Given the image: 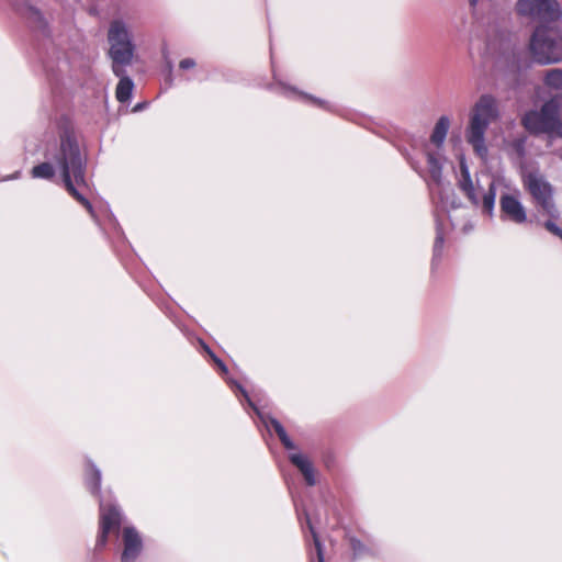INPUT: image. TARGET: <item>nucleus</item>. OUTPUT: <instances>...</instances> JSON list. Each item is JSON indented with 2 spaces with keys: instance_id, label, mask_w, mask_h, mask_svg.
Masks as SVG:
<instances>
[{
  "instance_id": "obj_1",
  "label": "nucleus",
  "mask_w": 562,
  "mask_h": 562,
  "mask_svg": "<svg viewBox=\"0 0 562 562\" xmlns=\"http://www.w3.org/2000/svg\"><path fill=\"white\" fill-rule=\"evenodd\" d=\"M47 160L33 167V178L52 179L55 167L60 171L67 191L93 216L91 203L79 192L78 188L86 187L85 158L76 138L65 133L54 151L46 154Z\"/></svg>"
},
{
  "instance_id": "obj_2",
  "label": "nucleus",
  "mask_w": 562,
  "mask_h": 562,
  "mask_svg": "<svg viewBox=\"0 0 562 562\" xmlns=\"http://www.w3.org/2000/svg\"><path fill=\"white\" fill-rule=\"evenodd\" d=\"M501 111L497 100L491 94H482L470 108L464 130L465 142L474 155L482 160L488 157L486 132L490 125L499 120Z\"/></svg>"
},
{
  "instance_id": "obj_3",
  "label": "nucleus",
  "mask_w": 562,
  "mask_h": 562,
  "mask_svg": "<svg viewBox=\"0 0 562 562\" xmlns=\"http://www.w3.org/2000/svg\"><path fill=\"white\" fill-rule=\"evenodd\" d=\"M108 56L114 75L126 72V67L138 60L137 46L130 24L123 19H113L106 32Z\"/></svg>"
},
{
  "instance_id": "obj_4",
  "label": "nucleus",
  "mask_w": 562,
  "mask_h": 562,
  "mask_svg": "<svg viewBox=\"0 0 562 562\" xmlns=\"http://www.w3.org/2000/svg\"><path fill=\"white\" fill-rule=\"evenodd\" d=\"M562 97L554 94L539 110H530L522 117V124L530 133L548 134L562 138Z\"/></svg>"
},
{
  "instance_id": "obj_5",
  "label": "nucleus",
  "mask_w": 562,
  "mask_h": 562,
  "mask_svg": "<svg viewBox=\"0 0 562 562\" xmlns=\"http://www.w3.org/2000/svg\"><path fill=\"white\" fill-rule=\"evenodd\" d=\"M530 49L540 64H552L562 60V36L546 27H538L531 40Z\"/></svg>"
},
{
  "instance_id": "obj_6",
  "label": "nucleus",
  "mask_w": 562,
  "mask_h": 562,
  "mask_svg": "<svg viewBox=\"0 0 562 562\" xmlns=\"http://www.w3.org/2000/svg\"><path fill=\"white\" fill-rule=\"evenodd\" d=\"M266 425L268 428L276 431L284 448L290 451L289 460L301 472L305 483L310 486H314L317 482L316 471L308 457L296 451L295 443L291 440L283 426L277 419L269 418V420L266 422Z\"/></svg>"
},
{
  "instance_id": "obj_7",
  "label": "nucleus",
  "mask_w": 562,
  "mask_h": 562,
  "mask_svg": "<svg viewBox=\"0 0 562 562\" xmlns=\"http://www.w3.org/2000/svg\"><path fill=\"white\" fill-rule=\"evenodd\" d=\"M522 181L542 213L551 218H558L560 214L553 201V189L544 177L538 172H528Z\"/></svg>"
},
{
  "instance_id": "obj_8",
  "label": "nucleus",
  "mask_w": 562,
  "mask_h": 562,
  "mask_svg": "<svg viewBox=\"0 0 562 562\" xmlns=\"http://www.w3.org/2000/svg\"><path fill=\"white\" fill-rule=\"evenodd\" d=\"M515 11L531 21H555L561 16L558 0H517Z\"/></svg>"
},
{
  "instance_id": "obj_9",
  "label": "nucleus",
  "mask_w": 562,
  "mask_h": 562,
  "mask_svg": "<svg viewBox=\"0 0 562 562\" xmlns=\"http://www.w3.org/2000/svg\"><path fill=\"white\" fill-rule=\"evenodd\" d=\"M123 518V513L115 502L100 501V533L97 537V548H103L106 544L109 533L119 530Z\"/></svg>"
},
{
  "instance_id": "obj_10",
  "label": "nucleus",
  "mask_w": 562,
  "mask_h": 562,
  "mask_svg": "<svg viewBox=\"0 0 562 562\" xmlns=\"http://www.w3.org/2000/svg\"><path fill=\"white\" fill-rule=\"evenodd\" d=\"M121 562H137L144 551V538L132 525H125L120 533Z\"/></svg>"
},
{
  "instance_id": "obj_11",
  "label": "nucleus",
  "mask_w": 562,
  "mask_h": 562,
  "mask_svg": "<svg viewBox=\"0 0 562 562\" xmlns=\"http://www.w3.org/2000/svg\"><path fill=\"white\" fill-rule=\"evenodd\" d=\"M501 214L504 220L521 225L527 222V212L519 199L509 193H503L499 199Z\"/></svg>"
},
{
  "instance_id": "obj_12",
  "label": "nucleus",
  "mask_w": 562,
  "mask_h": 562,
  "mask_svg": "<svg viewBox=\"0 0 562 562\" xmlns=\"http://www.w3.org/2000/svg\"><path fill=\"white\" fill-rule=\"evenodd\" d=\"M277 91L282 94L283 97L290 99V100H297L302 101L306 104L321 108L324 110H330V104L328 101L313 97L308 93H305L303 91H300L297 88L289 86L284 82L279 81L277 83Z\"/></svg>"
},
{
  "instance_id": "obj_13",
  "label": "nucleus",
  "mask_w": 562,
  "mask_h": 562,
  "mask_svg": "<svg viewBox=\"0 0 562 562\" xmlns=\"http://www.w3.org/2000/svg\"><path fill=\"white\" fill-rule=\"evenodd\" d=\"M427 169L430 178V190L432 194H440L443 189L442 181V157L439 153L427 151Z\"/></svg>"
},
{
  "instance_id": "obj_14",
  "label": "nucleus",
  "mask_w": 562,
  "mask_h": 562,
  "mask_svg": "<svg viewBox=\"0 0 562 562\" xmlns=\"http://www.w3.org/2000/svg\"><path fill=\"white\" fill-rule=\"evenodd\" d=\"M459 168H460V173L458 177L459 188L464 192V194L469 198V200L472 203L479 204L480 196L476 193L475 186L471 179V175H470L468 165L465 162V158L463 156L460 157Z\"/></svg>"
},
{
  "instance_id": "obj_15",
  "label": "nucleus",
  "mask_w": 562,
  "mask_h": 562,
  "mask_svg": "<svg viewBox=\"0 0 562 562\" xmlns=\"http://www.w3.org/2000/svg\"><path fill=\"white\" fill-rule=\"evenodd\" d=\"M504 186L505 188L509 189V184L507 183L505 178L497 177L494 178L491 183L488 191L483 195L482 198V206L484 211H486L488 214H492L495 205V199H496V188L498 186Z\"/></svg>"
},
{
  "instance_id": "obj_16",
  "label": "nucleus",
  "mask_w": 562,
  "mask_h": 562,
  "mask_svg": "<svg viewBox=\"0 0 562 562\" xmlns=\"http://www.w3.org/2000/svg\"><path fill=\"white\" fill-rule=\"evenodd\" d=\"M115 76L120 78V81L115 89L116 100L121 103H125L132 97L134 90V82L128 76H126V72Z\"/></svg>"
},
{
  "instance_id": "obj_17",
  "label": "nucleus",
  "mask_w": 562,
  "mask_h": 562,
  "mask_svg": "<svg viewBox=\"0 0 562 562\" xmlns=\"http://www.w3.org/2000/svg\"><path fill=\"white\" fill-rule=\"evenodd\" d=\"M543 85L548 90L562 97V69L552 68L547 70L543 75Z\"/></svg>"
},
{
  "instance_id": "obj_18",
  "label": "nucleus",
  "mask_w": 562,
  "mask_h": 562,
  "mask_svg": "<svg viewBox=\"0 0 562 562\" xmlns=\"http://www.w3.org/2000/svg\"><path fill=\"white\" fill-rule=\"evenodd\" d=\"M449 127H450L449 117L446 115L440 116L438 119V121L436 122L435 127L432 130V133L430 136L431 143L434 145H436L437 147H440L447 137Z\"/></svg>"
},
{
  "instance_id": "obj_19",
  "label": "nucleus",
  "mask_w": 562,
  "mask_h": 562,
  "mask_svg": "<svg viewBox=\"0 0 562 562\" xmlns=\"http://www.w3.org/2000/svg\"><path fill=\"white\" fill-rule=\"evenodd\" d=\"M85 479L90 492L98 494L101 487V471L92 462L87 463Z\"/></svg>"
},
{
  "instance_id": "obj_20",
  "label": "nucleus",
  "mask_w": 562,
  "mask_h": 562,
  "mask_svg": "<svg viewBox=\"0 0 562 562\" xmlns=\"http://www.w3.org/2000/svg\"><path fill=\"white\" fill-rule=\"evenodd\" d=\"M24 15L37 29H45L47 25V22L42 12L32 5H29L25 9Z\"/></svg>"
},
{
  "instance_id": "obj_21",
  "label": "nucleus",
  "mask_w": 562,
  "mask_h": 562,
  "mask_svg": "<svg viewBox=\"0 0 562 562\" xmlns=\"http://www.w3.org/2000/svg\"><path fill=\"white\" fill-rule=\"evenodd\" d=\"M349 544L353 554V558L359 559L372 554V550L357 538H350Z\"/></svg>"
},
{
  "instance_id": "obj_22",
  "label": "nucleus",
  "mask_w": 562,
  "mask_h": 562,
  "mask_svg": "<svg viewBox=\"0 0 562 562\" xmlns=\"http://www.w3.org/2000/svg\"><path fill=\"white\" fill-rule=\"evenodd\" d=\"M307 524H308V528H310L312 537H313V541H314V546H315L316 554H317V560H318V562H324L323 548H322L319 538L316 535L314 528L312 527L310 520H307Z\"/></svg>"
},
{
  "instance_id": "obj_23",
  "label": "nucleus",
  "mask_w": 562,
  "mask_h": 562,
  "mask_svg": "<svg viewBox=\"0 0 562 562\" xmlns=\"http://www.w3.org/2000/svg\"><path fill=\"white\" fill-rule=\"evenodd\" d=\"M443 246V234L441 233L440 225L437 226V236L434 245L435 256H439Z\"/></svg>"
},
{
  "instance_id": "obj_24",
  "label": "nucleus",
  "mask_w": 562,
  "mask_h": 562,
  "mask_svg": "<svg viewBox=\"0 0 562 562\" xmlns=\"http://www.w3.org/2000/svg\"><path fill=\"white\" fill-rule=\"evenodd\" d=\"M544 227L552 233L553 235L560 237L562 239V229L557 226L552 221H547L544 223Z\"/></svg>"
},
{
  "instance_id": "obj_25",
  "label": "nucleus",
  "mask_w": 562,
  "mask_h": 562,
  "mask_svg": "<svg viewBox=\"0 0 562 562\" xmlns=\"http://www.w3.org/2000/svg\"><path fill=\"white\" fill-rule=\"evenodd\" d=\"M196 66V63L193 58H183L179 63V68L181 70H190L193 69Z\"/></svg>"
},
{
  "instance_id": "obj_26",
  "label": "nucleus",
  "mask_w": 562,
  "mask_h": 562,
  "mask_svg": "<svg viewBox=\"0 0 562 562\" xmlns=\"http://www.w3.org/2000/svg\"><path fill=\"white\" fill-rule=\"evenodd\" d=\"M203 348L206 350V352L212 357V359L214 360V362L218 366V368L223 371V372H227V368L226 366L223 363L222 360H220L218 358L215 357V355L209 349L207 346L203 345Z\"/></svg>"
},
{
  "instance_id": "obj_27",
  "label": "nucleus",
  "mask_w": 562,
  "mask_h": 562,
  "mask_svg": "<svg viewBox=\"0 0 562 562\" xmlns=\"http://www.w3.org/2000/svg\"><path fill=\"white\" fill-rule=\"evenodd\" d=\"M229 383L235 386L247 400V402L249 403L250 406H254V404L251 403L250 398L248 397L247 395V392L246 390L240 385L238 384L237 382L235 381H229Z\"/></svg>"
},
{
  "instance_id": "obj_28",
  "label": "nucleus",
  "mask_w": 562,
  "mask_h": 562,
  "mask_svg": "<svg viewBox=\"0 0 562 562\" xmlns=\"http://www.w3.org/2000/svg\"><path fill=\"white\" fill-rule=\"evenodd\" d=\"M146 106V103H138L136 104L134 108H133V112H139L142 111L143 109H145Z\"/></svg>"
},
{
  "instance_id": "obj_29",
  "label": "nucleus",
  "mask_w": 562,
  "mask_h": 562,
  "mask_svg": "<svg viewBox=\"0 0 562 562\" xmlns=\"http://www.w3.org/2000/svg\"><path fill=\"white\" fill-rule=\"evenodd\" d=\"M19 177H20V172L16 171L12 176H9V177L4 178L3 180H13V179H18Z\"/></svg>"
},
{
  "instance_id": "obj_30",
  "label": "nucleus",
  "mask_w": 562,
  "mask_h": 562,
  "mask_svg": "<svg viewBox=\"0 0 562 562\" xmlns=\"http://www.w3.org/2000/svg\"><path fill=\"white\" fill-rule=\"evenodd\" d=\"M479 0H469L470 4L472 7H475Z\"/></svg>"
}]
</instances>
